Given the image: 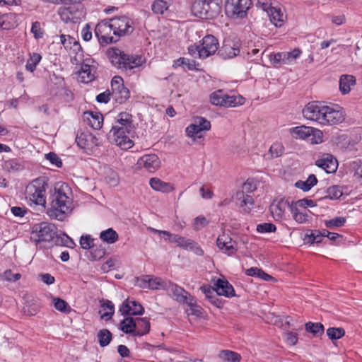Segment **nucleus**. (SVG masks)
Listing matches in <instances>:
<instances>
[{
    "label": "nucleus",
    "instance_id": "7c9ffc66",
    "mask_svg": "<svg viewBox=\"0 0 362 362\" xmlns=\"http://www.w3.org/2000/svg\"><path fill=\"white\" fill-rule=\"evenodd\" d=\"M119 329L126 334H131L134 336L136 329L135 319L132 317H127L120 322Z\"/></svg>",
    "mask_w": 362,
    "mask_h": 362
},
{
    "label": "nucleus",
    "instance_id": "bf43d9fd",
    "mask_svg": "<svg viewBox=\"0 0 362 362\" xmlns=\"http://www.w3.org/2000/svg\"><path fill=\"white\" fill-rule=\"evenodd\" d=\"M102 307L104 309L107 308L110 310V312L105 313L102 315V317L105 318L106 320L111 319L112 316L113 315L114 312H115V307H114L113 303L111 301L107 300H106L105 303H104L103 304Z\"/></svg>",
    "mask_w": 362,
    "mask_h": 362
},
{
    "label": "nucleus",
    "instance_id": "58836bf2",
    "mask_svg": "<svg viewBox=\"0 0 362 362\" xmlns=\"http://www.w3.org/2000/svg\"><path fill=\"white\" fill-rule=\"evenodd\" d=\"M219 358L226 362H239L241 356L239 354L229 350H223L219 354Z\"/></svg>",
    "mask_w": 362,
    "mask_h": 362
},
{
    "label": "nucleus",
    "instance_id": "39448f33",
    "mask_svg": "<svg viewBox=\"0 0 362 362\" xmlns=\"http://www.w3.org/2000/svg\"><path fill=\"white\" fill-rule=\"evenodd\" d=\"M47 186L45 178H37L27 186L25 194L30 201L37 205L45 206L46 204L45 191Z\"/></svg>",
    "mask_w": 362,
    "mask_h": 362
},
{
    "label": "nucleus",
    "instance_id": "cd10ccee",
    "mask_svg": "<svg viewBox=\"0 0 362 362\" xmlns=\"http://www.w3.org/2000/svg\"><path fill=\"white\" fill-rule=\"evenodd\" d=\"M356 83V78L352 75H342L339 79V90L343 94L350 92L351 86Z\"/></svg>",
    "mask_w": 362,
    "mask_h": 362
},
{
    "label": "nucleus",
    "instance_id": "0e129e2a",
    "mask_svg": "<svg viewBox=\"0 0 362 362\" xmlns=\"http://www.w3.org/2000/svg\"><path fill=\"white\" fill-rule=\"evenodd\" d=\"M351 168L354 170V176L362 180V162L361 160L354 161L351 163Z\"/></svg>",
    "mask_w": 362,
    "mask_h": 362
},
{
    "label": "nucleus",
    "instance_id": "9b49d317",
    "mask_svg": "<svg viewBox=\"0 0 362 362\" xmlns=\"http://www.w3.org/2000/svg\"><path fill=\"white\" fill-rule=\"evenodd\" d=\"M115 28L114 35L119 38L121 36L129 35L133 33V21L127 16H122L115 17L110 20Z\"/></svg>",
    "mask_w": 362,
    "mask_h": 362
},
{
    "label": "nucleus",
    "instance_id": "72a5a7b5",
    "mask_svg": "<svg viewBox=\"0 0 362 362\" xmlns=\"http://www.w3.org/2000/svg\"><path fill=\"white\" fill-rule=\"evenodd\" d=\"M114 125H118L123 129H132V116L127 112H121L118 115V119Z\"/></svg>",
    "mask_w": 362,
    "mask_h": 362
},
{
    "label": "nucleus",
    "instance_id": "7ed1b4c3",
    "mask_svg": "<svg viewBox=\"0 0 362 362\" xmlns=\"http://www.w3.org/2000/svg\"><path fill=\"white\" fill-rule=\"evenodd\" d=\"M107 55L112 64L122 71H131L145 63L142 56L128 54L116 47L110 49Z\"/></svg>",
    "mask_w": 362,
    "mask_h": 362
},
{
    "label": "nucleus",
    "instance_id": "dca6fc26",
    "mask_svg": "<svg viewBox=\"0 0 362 362\" xmlns=\"http://www.w3.org/2000/svg\"><path fill=\"white\" fill-rule=\"evenodd\" d=\"M90 63H94L92 59H85L81 64V69L78 71V80L82 83H88L95 78L96 66Z\"/></svg>",
    "mask_w": 362,
    "mask_h": 362
},
{
    "label": "nucleus",
    "instance_id": "20e7f679",
    "mask_svg": "<svg viewBox=\"0 0 362 362\" xmlns=\"http://www.w3.org/2000/svg\"><path fill=\"white\" fill-rule=\"evenodd\" d=\"M221 9V0H194L191 8L194 16L206 20L218 17Z\"/></svg>",
    "mask_w": 362,
    "mask_h": 362
},
{
    "label": "nucleus",
    "instance_id": "c85d7f7f",
    "mask_svg": "<svg viewBox=\"0 0 362 362\" xmlns=\"http://www.w3.org/2000/svg\"><path fill=\"white\" fill-rule=\"evenodd\" d=\"M135 325H136V329L134 333V336L141 337L146 334L150 331V322L146 317L135 318Z\"/></svg>",
    "mask_w": 362,
    "mask_h": 362
},
{
    "label": "nucleus",
    "instance_id": "8fccbe9b",
    "mask_svg": "<svg viewBox=\"0 0 362 362\" xmlns=\"http://www.w3.org/2000/svg\"><path fill=\"white\" fill-rule=\"evenodd\" d=\"M305 240H308V243H320L322 240V234L320 233V230H308L305 235Z\"/></svg>",
    "mask_w": 362,
    "mask_h": 362
},
{
    "label": "nucleus",
    "instance_id": "5fc2aeb1",
    "mask_svg": "<svg viewBox=\"0 0 362 362\" xmlns=\"http://www.w3.org/2000/svg\"><path fill=\"white\" fill-rule=\"evenodd\" d=\"M193 298H190L187 303H185L187 304L189 307V309L187 310V315H194L196 317H200L202 315V308L196 304H194L193 302Z\"/></svg>",
    "mask_w": 362,
    "mask_h": 362
},
{
    "label": "nucleus",
    "instance_id": "a18cd8bd",
    "mask_svg": "<svg viewBox=\"0 0 362 362\" xmlns=\"http://www.w3.org/2000/svg\"><path fill=\"white\" fill-rule=\"evenodd\" d=\"M42 57L38 53H33L30 54V58L27 60L25 68L28 71L33 72L37 65L39 64Z\"/></svg>",
    "mask_w": 362,
    "mask_h": 362
},
{
    "label": "nucleus",
    "instance_id": "f8f14e48",
    "mask_svg": "<svg viewBox=\"0 0 362 362\" xmlns=\"http://www.w3.org/2000/svg\"><path fill=\"white\" fill-rule=\"evenodd\" d=\"M160 165V160L156 154H145L140 157L134 165L136 170L144 169L148 173L156 172Z\"/></svg>",
    "mask_w": 362,
    "mask_h": 362
},
{
    "label": "nucleus",
    "instance_id": "f257e3e1",
    "mask_svg": "<svg viewBox=\"0 0 362 362\" xmlns=\"http://www.w3.org/2000/svg\"><path fill=\"white\" fill-rule=\"evenodd\" d=\"M68 189V185L64 183L54 186L49 197V206L47 209V214L50 218L62 221L71 214V201L66 193Z\"/></svg>",
    "mask_w": 362,
    "mask_h": 362
},
{
    "label": "nucleus",
    "instance_id": "9d476101",
    "mask_svg": "<svg viewBox=\"0 0 362 362\" xmlns=\"http://www.w3.org/2000/svg\"><path fill=\"white\" fill-rule=\"evenodd\" d=\"M243 98L228 95L222 90L214 91L210 95V101L214 105L224 107H235L243 103Z\"/></svg>",
    "mask_w": 362,
    "mask_h": 362
},
{
    "label": "nucleus",
    "instance_id": "b1692460",
    "mask_svg": "<svg viewBox=\"0 0 362 362\" xmlns=\"http://www.w3.org/2000/svg\"><path fill=\"white\" fill-rule=\"evenodd\" d=\"M267 14L270 18L271 22L276 27H281L286 18L284 12L281 8L272 7Z\"/></svg>",
    "mask_w": 362,
    "mask_h": 362
},
{
    "label": "nucleus",
    "instance_id": "bb28decb",
    "mask_svg": "<svg viewBox=\"0 0 362 362\" xmlns=\"http://www.w3.org/2000/svg\"><path fill=\"white\" fill-rule=\"evenodd\" d=\"M235 199L240 202V206L243 209L245 212L249 213L251 211L254 199L250 195L245 194L243 190L236 193Z\"/></svg>",
    "mask_w": 362,
    "mask_h": 362
},
{
    "label": "nucleus",
    "instance_id": "a211bd4d",
    "mask_svg": "<svg viewBox=\"0 0 362 362\" xmlns=\"http://www.w3.org/2000/svg\"><path fill=\"white\" fill-rule=\"evenodd\" d=\"M119 311L124 316L141 315L143 314L144 309L137 301L127 299L122 303Z\"/></svg>",
    "mask_w": 362,
    "mask_h": 362
},
{
    "label": "nucleus",
    "instance_id": "2f4dec72",
    "mask_svg": "<svg viewBox=\"0 0 362 362\" xmlns=\"http://www.w3.org/2000/svg\"><path fill=\"white\" fill-rule=\"evenodd\" d=\"M317 183L316 176L311 174L305 181L298 180L295 183V187L302 189L303 192L309 191L313 186Z\"/></svg>",
    "mask_w": 362,
    "mask_h": 362
},
{
    "label": "nucleus",
    "instance_id": "6ab92c4d",
    "mask_svg": "<svg viewBox=\"0 0 362 362\" xmlns=\"http://www.w3.org/2000/svg\"><path fill=\"white\" fill-rule=\"evenodd\" d=\"M315 165L327 173H334L337 169V160L331 154L325 153L315 161Z\"/></svg>",
    "mask_w": 362,
    "mask_h": 362
},
{
    "label": "nucleus",
    "instance_id": "f03ea898",
    "mask_svg": "<svg viewBox=\"0 0 362 362\" xmlns=\"http://www.w3.org/2000/svg\"><path fill=\"white\" fill-rule=\"evenodd\" d=\"M34 231L38 237V242L52 241L56 245L73 247L75 245L73 240L64 233H57L54 224L41 222L34 226Z\"/></svg>",
    "mask_w": 362,
    "mask_h": 362
},
{
    "label": "nucleus",
    "instance_id": "4c0bfd02",
    "mask_svg": "<svg viewBox=\"0 0 362 362\" xmlns=\"http://www.w3.org/2000/svg\"><path fill=\"white\" fill-rule=\"evenodd\" d=\"M306 332L313 334L315 336H320L324 333V326L320 322H308L305 324Z\"/></svg>",
    "mask_w": 362,
    "mask_h": 362
},
{
    "label": "nucleus",
    "instance_id": "2eb2a0df",
    "mask_svg": "<svg viewBox=\"0 0 362 362\" xmlns=\"http://www.w3.org/2000/svg\"><path fill=\"white\" fill-rule=\"evenodd\" d=\"M211 129L210 122L204 117H197L194 119V122L189 125L186 129L187 135L189 137H199V135L202 131H208Z\"/></svg>",
    "mask_w": 362,
    "mask_h": 362
},
{
    "label": "nucleus",
    "instance_id": "c03bdc74",
    "mask_svg": "<svg viewBox=\"0 0 362 362\" xmlns=\"http://www.w3.org/2000/svg\"><path fill=\"white\" fill-rule=\"evenodd\" d=\"M105 180L110 186L115 187L119 184V178L117 172L107 169L105 172Z\"/></svg>",
    "mask_w": 362,
    "mask_h": 362
},
{
    "label": "nucleus",
    "instance_id": "0eeeda50",
    "mask_svg": "<svg viewBox=\"0 0 362 362\" xmlns=\"http://www.w3.org/2000/svg\"><path fill=\"white\" fill-rule=\"evenodd\" d=\"M131 131L130 129H123L118 125H113L107 134V139L110 143L116 144L123 150H127L134 145L132 140L127 135Z\"/></svg>",
    "mask_w": 362,
    "mask_h": 362
},
{
    "label": "nucleus",
    "instance_id": "412c9836",
    "mask_svg": "<svg viewBox=\"0 0 362 362\" xmlns=\"http://www.w3.org/2000/svg\"><path fill=\"white\" fill-rule=\"evenodd\" d=\"M77 145L83 149L90 150L98 146V139L96 136L89 132H81L76 137Z\"/></svg>",
    "mask_w": 362,
    "mask_h": 362
},
{
    "label": "nucleus",
    "instance_id": "79ce46f5",
    "mask_svg": "<svg viewBox=\"0 0 362 362\" xmlns=\"http://www.w3.org/2000/svg\"><path fill=\"white\" fill-rule=\"evenodd\" d=\"M97 337L100 346L105 347L111 341L112 333L107 329H103L98 332Z\"/></svg>",
    "mask_w": 362,
    "mask_h": 362
},
{
    "label": "nucleus",
    "instance_id": "c756f323",
    "mask_svg": "<svg viewBox=\"0 0 362 362\" xmlns=\"http://www.w3.org/2000/svg\"><path fill=\"white\" fill-rule=\"evenodd\" d=\"M111 96L117 103H124L130 96L129 90L126 87H121L112 90Z\"/></svg>",
    "mask_w": 362,
    "mask_h": 362
},
{
    "label": "nucleus",
    "instance_id": "ddd939ff",
    "mask_svg": "<svg viewBox=\"0 0 362 362\" xmlns=\"http://www.w3.org/2000/svg\"><path fill=\"white\" fill-rule=\"evenodd\" d=\"M324 107L325 105H322L319 102H310L303 109V115L307 119L315 121L319 124H321Z\"/></svg>",
    "mask_w": 362,
    "mask_h": 362
},
{
    "label": "nucleus",
    "instance_id": "e433bc0d",
    "mask_svg": "<svg viewBox=\"0 0 362 362\" xmlns=\"http://www.w3.org/2000/svg\"><path fill=\"white\" fill-rule=\"evenodd\" d=\"M90 117H88L89 124L94 129H100L103 126V117L100 112H87Z\"/></svg>",
    "mask_w": 362,
    "mask_h": 362
},
{
    "label": "nucleus",
    "instance_id": "473e14b6",
    "mask_svg": "<svg viewBox=\"0 0 362 362\" xmlns=\"http://www.w3.org/2000/svg\"><path fill=\"white\" fill-rule=\"evenodd\" d=\"M313 128L306 126L294 127L292 129V134L294 136L301 139H305L312 136Z\"/></svg>",
    "mask_w": 362,
    "mask_h": 362
},
{
    "label": "nucleus",
    "instance_id": "052dcab7",
    "mask_svg": "<svg viewBox=\"0 0 362 362\" xmlns=\"http://www.w3.org/2000/svg\"><path fill=\"white\" fill-rule=\"evenodd\" d=\"M146 279L148 281V288L150 289H158L163 284L160 278H153L149 275H146Z\"/></svg>",
    "mask_w": 362,
    "mask_h": 362
},
{
    "label": "nucleus",
    "instance_id": "a878e982",
    "mask_svg": "<svg viewBox=\"0 0 362 362\" xmlns=\"http://www.w3.org/2000/svg\"><path fill=\"white\" fill-rule=\"evenodd\" d=\"M150 186L156 191H160L163 193H168L175 189L173 185L165 182L157 177H153L149 181Z\"/></svg>",
    "mask_w": 362,
    "mask_h": 362
},
{
    "label": "nucleus",
    "instance_id": "e2e57ef3",
    "mask_svg": "<svg viewBox=\"0 0 362 362\" xmlns=\"http://www.w3.org/2000/svg\"><path fill=\"white\" fill-rule=\"evenodd\" d=\"M31 33L33 34L35 38L39 39L43 37L44 32L40 27V23L38 21L33 23L31 27Z\"/></svg>",
    "mask_w": 362,
    "mask_h": 362
},
{
    "label": "nucleus",
    "instance_id": "c9c22d12",
    "mask_svg": "<svg viewBox=\"0 0 362 362\" xmlns=\"http://www.w3.org/2000/svg\"><path fill=\"white\" fill-rule=\"evenodd\" d=\"M118 234L117 233L113 230L112 228H108L107 230H103L100 233V238L105 243L108 244H113L118 240Z\"/></svg>",
    "mask_w": 362,
    "mask_h": 362
},
{
    "label": "nucleus",
    "instance_id": "49530a36",
    "mask_svg": "<svg viewBox=\"0 0 362 362\" xmlns=\"http://www.w3.org/2000/svg\"><path fill=\"white\" fill-rule=\"evenodd\" d=\"M168 8V4L163 0H155L151 5V10L155 14H163Z\"/></svg>",
    "mask_w": 362,
    "mask_h": 362
},
{
    "label": "nucleus",
    "instance_id": "f3484780",
    "mask_svg": "<svg viewBox=\"0 0 362 362\" xmlns=\"http://www.w3.org/2000/svg\"><path fill=\"white\" fill-rule=\"evenodd\" d=\"M240 54V45L231 40H225L218 50V55L223 59H232Z\"/></svg>",
    "mask_w": 362,
    "mask_h": 362
},
{
    "label": "nucleus",
    "instance_id": "69168bd1",
    "mask_svg": "<svg viewBox=\"0 0 362 362\" xmlns=\"http://www.w3.org/2000/svg\"><path fill=\"white\" fill-rule=\"evenodd\" d=\"M201 290L202 293L205 295L206 298L209 300L211 298H214V296L216 295L215 286L214 287H211L210 286H203L201 287Z\"/></svg>",
    "mask_w": 362,
    "mask_h": 362
},
{
    "label": "nucleus",
    "instance_id": "37998d69",
    "mask_svg": "<svg viewBox=\"0 0 362 362\" xmlns=\"http://www.w3.org/2000/svg\"><path fill=\"white\" fill-rule=\"evenodd\" d=\"M291 212L293 214V219L298 223H305L308 221V214L306 212L300 211L296 206L291 204Z\"/></svg>",
    "mask_w": 362,
    "mask_h": 362
},
{
    "label": "nucleus",
    "instance_id": "774afa93",
    "mask_svg": "<svg viewBox=\"0 0 362 362\" xmlns=\"http://www.w3.org/2000/svg\"><path fill=\"white\" fill-rule=\"evenodd\" d=\"M121 87H124L122 78L119 76H114L111 81L112 90L120 88Z\"/></svg>",
    "mask_w": 362,
    "mask_h": 362
},
{
    "label": "nucleus",
    "instance_id": "6e6d98bb",
    "mask_svg": "<svg viewBox=\"0 0 362 362\" xmlns=\"http://www.w3.org/2000/svg\"><path fill=\"white\" fill-rule=\"evenodd\" d=\"M61 43L63 45L66 50H69L73 45L77 42L74 37L70 35H60Z\"/></svg>",
    "mask_w": 362,
    "mask_h": 362
},
{
    "label": "nucleus",
    "instance_id": "de8ad7c7",
    "mask_svg": "<svg viewBox=\"0 0 362 362\" xmlns=\"http://www.w3.org/2000/svg\"><path fill=\"white\" fill-rule=\"evenodd\" d=\"M54 306L56 310L63 313H69L71 310L69 305L63 299L60 298H53Z\"/></svg>",
    "mask_w": 362,
    "mask_h": 362
},
{
    "label": "nucleus",
    "instance_id": "680f3d73",
    "mask_svg": "<svg viewBox=\"0 0 362 362\" xmlns=\"http://www.w3.org/2000/svg\"><path fill=\"white\" fill-rule=\"evenodd\" d=\"M45 158L48 160L52 165L60 168L62 165V160L54 152H49L45 154Z\"/></svg>",
    "mask_w": 362,
    "mask_h": 362
},
{
    "label": "nucleus",
    "instance_id": "6e6552de",
    "mask_svg": "<svg viewBox=\"0 0 362 362\" xmlns=\"http://www.w3.org/2000/svg\"><path fill=\"white\" fill-rule=\"evenodd\" d=\"M345 119L343 108L339 105H325L321 124L322 125H335L341 123Z\"/></svg>",
    "mask_w": 362,
    "mask_h": 362
},
{
    "label": "nucleus",
    "instance_id": "338daca9",
    "mask_svg": "<svg viewBox=\"0 0 362 362\" xmlns=\"http://www.w3.org/2000/svg\"><path fill=\"white\" fill-rule=\"evenodd\" d=\"M178 240L179 241L177 245L187 250H188L189 247H191L192 245L194 244V240L189 238H186L182 236H180V238H178Z\"/></svg>",
    "mask_w": 362,
    "mask_h": 362
},
{
    "label": "nucleus",
    "instance_id": "a19ab883",
    "mask_svg": "<svg viewBox=\"0 0 362 362\" xmlns=\"http://www.w3.org/2000/svg\"><path fill=\"white\" fill-rule=\"evenodd\" d=\"M3 168L8 172H17L23 169L21 163L17 159L5 160L2 165Z\"/></svg>",
    "mask_w": 362,
    "mask_h": 362
},
{
    "label": "nucleus",
    "instance_id": "423d86ee",
    "mask_svg": "<svg viewBox=\"0 0 362 362\" xmlns=\"http://www.w3.org/2000/svg\"><path fill=\"white\" fill-rule=\"evenodd\" d=\"M252 4L251 0H226L225 12L230 18L242 19L247 16Z\"/></svg>",
    "mask_w": 362,
    "mask_h": 362
},
{
    "label": "nucleus",
    "instance_id": "aec40b11",
    "mask_svg": "<svg viewBox=\"0 0 362 362\" xmlns=\"http://www.w3.org/2000/svg\"><path fill=\"white\" fill-rule=\"evenodd\" d=\"M216 245L220 250H225L224 252L229 256L234 255L237 251L236 242L224 233L218 237Z\"/></svg>",
    "mask_w": 362,
    "mask_h": 362
},
{
    "label": "nucleus",
    "instance_id": "1a4fd4ad",
    "mask_svg": "<svg viewBox=\"0 0 362 362\" xmlns=\"http://www.w3.org/2000/svg\"><path fill=\"white\" fill-rule=\"evenodd\" d=\"M115 28L112 22L103 21L98 23L95 28V34L100 43L108 44L117 42V37H114Z\"/></svg>",
    "mask_w": 362,
    "mask_h": 362
},
{
    "label": "nucleus",
    "instance_id": "4468645a",
    "mask_svg": "<svg viewBox=\"0 0 362 362\" xmlns=\"http://www.w3.org/2000/svg\"><path fill=\"white\" fill-rule=\"evenodd\" d=\"M201 50L199 52V58L206 59L214 54L218 49V40L211 35H206L202 40Z\"/></svg>",
    "mask_w": 362,
    "mask_h": 362
},
{
    "label": "nucleus",
    "instance_id": "13d9d810",
    "mask_svg": "<svg viewBox=\"0 0 362 362\" xmlns=\"http://www.w3.org/2000/svg\"><path fill=\"white\" fill-rule=\"evenodd\" d=\"M80 245L83 249L90 250L94 245L93 238L90 235H82L80 238Z\"/></svg>",
    "mask_w": 362,
    "mask_h": 362
},
{
    "label": "nucleus",
    "instance_id": "5701e85b",
    "mask_svg": "<svg viewBox=\"0 0 362 362\" xmlns=\"http://www.w3.org/2000/svg\"><path fill=\"white\" fill-rule=\"evenodd\" d=\"M291 204L288 201L280 200L276 204L273 203L270 206V211L276 221H281L284 218L286 209H291Z\"/></svg>",
    "mask_w": 362,
    "mask_h": 362
},
{
    "label": "nucleus",
    "instance_id": "ea45409f",
    "mask_svg": "<svg viewBox=\"0 0 362 362\" xmlns=\"http://www.w3.org/2000/svg\"><path fill=\"white\" fill-rule=\"evenodd\" d=\"M105 250L101 245H93L89 250L88 259L91 261H97L103 258L105 255Z\"/></svg>",
    "mask_w": 362,
    "mask_h": 362
},
{
    "label": "nucleus",
    "instance_id": "4be33fe9",
    "mask_svg": "<svg viewBox=\"0 0 362 362\" xmlns=\"http://www.w3.org/2000/svg\"><path fill=\"white\" fill-rule=\"evenodd\" d=\"M216 293L219 296L231 298L235 296L233 286L224 277L218 279L214 283Z\"/></svg>",
    "mask_w": 362,
    "mask_h": 362
},
{
    "label": "nucleus",
    "instance_id": "603ef678",
    "mask_svg": "<svg viewBox=\"0 0 362 362\" xmlns=\"http://www.w3.org/2000/svg\"><path fill=\"white\" fill-rule=\"evenodd\" d=\"M271 62L274 66L281 64H288V58L285 52H278L270 56Z\"/></svg>",
    "mask_w": 362,
    "mask_h": 362
},
{
    "label": "nucleus",
    "instance_id": "864d4df0",
    "mask_svg": "<svg viewBox=\"0 0 362 362\" xmlns=\"http://www.w3.org/2000/svg\"><path fill=\"white\" fill-rule=\"evenodd\" d=\"M345 223L346 218L344 217L339 216L330 220L325 221V224L327 228H334L341 227L344 225Z\"/></svg>",
    "mask_w": 362,
    "mask_h": 362
},
{
    "label": "nucleus",
    "instance_id": "09e8293b",
    "mask_svg": "<svg viewBox=\"0 0 362 362\" xmlns=\"http://www.w3.org/2000/svg\"><path fill=\"white\" fill-rule=\"evenodd\" d=\"M326 332L331 340L339 339L345 334V330L342 327H329Z\"/></svg>",
    "mask_w": 362,
    "mask_h": 362
},
{
    "label": "nucleus",
    "instance_id": "4d7b16f0",
    "mask_svg": "<svg viewBox=\"0 0 362 362\" xmlns=\"http://www.w3.org/2000/svg\"><path fill=\"white\" fill-rule=\"evenodd\" d=\"M276 226L272 223H263L257 226V230L259 233H271L276 231Z\"/></svg>",
    "mask_w": 362,
    "mask_h": 362
},
{
    "label": "nucleus",
    "instance_id": "3c124183",
    "mask_svg": "<svg viewBox=\"0 0 362 362\" xmlns=\"http://www.w3.org/2000/svg\"><path fill=\"white\" fill-rule=\"evenodd\" d=\"M327 194L324 197V199H337L340 198L342 195V192L339 188L338 186L333 185L329 187L326 192Z\"/></svg>",
    "mask_w": 362,
    "mask_h": 362
},
{
    "label": "nucleus",
    "instance_id": "f704fd0d",
    "mask_svg": "<svg viewBox=\"0 0 362 362\" xmlns=\"http://www.w3.org/2000/svg\"><path fill=\"white\" fill-rule=\"evenodd\" d=\"M284 151L281 142L276 141L269 148V152L265 155L267 159H273L281 156Z\"/></svg>",
    "mask_w": 362,
    "mask_h": 362
},
{
    "label": "nucleus",
    "instance_id": "393cba45",
    "mask_svg": "<svg viewBox=\"0 0 362 362\" xmlns=\"http://www.w3.org/2000/svg\"><path fill=\"white\" fill-rule=\"evenodd\" d=\"M170 290L172 292L175 300L179 303H187V301L192 297L183 288L177 286L175 284H171Z\"/></svg>",
    "mask_w": 362,
    "mask_h": 362
}]
</instances>
